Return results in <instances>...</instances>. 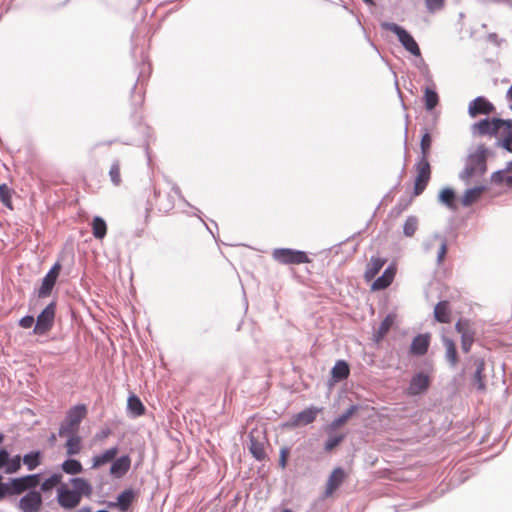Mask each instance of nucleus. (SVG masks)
Listing matches in <instances>:
<instances>
[{"label":"nucleus","mask_w":512,"mask_h":512,"mask_svg":"<svg viewBox=\"0 0 512 512\" xmlns=\"http://www.w3.org/2000/svg\"><path fill=\"white\" fill-rule=\"evenodd\" d=\"M512 129L511 120H503L498 118L483 119L473 125V130L479 135L489 136H506L507 132Z\"/></svg>","instance_id":"obj_1"},{"label":"nucleus","mask_w":512,"mask_h":512,"mask_svg":"<svg viewBox=\"0 0 512 512\" xmlns=\"http://www.w3.org/2000/svg\"><path fill=\"white\" fill-rule=\"evenodd\" d=\"M382 27L385 30L394 33L397 36L399 42L402 44V46L412 55L416 57L421 56V50L417 42L412 37V35L404 28H402L396 23H383Z\"/></svg>","instance_id":"obj_2"},{"label":"nucleus","mask_w":512,"mask_h":512,"mask_svg":"<svg viewBox=\"0 0 512 512\" xmlns=\"http://www.w3.org/2000/svg\"><path fill=\"white\" fill-rule=\"evenodd\" d=\"M272 257L275 261L285 265H299L311 262V259L306 252L289 248L274 249Z\"/></svg>","instance_id":"obj_3"},{"label":"nucleus","mask_w":512,"mask_h":512,"mask_svg":"<svg viewBox=\"0 0 512 512\" xmlns=\"http://www.w3.org/2000/svg\"><path fill=\"white\" fill-rule=\"evenodd\" d=\"M87 415V408L85 405H76L72 407L68 413L65 422L59 428V435L63 436L65 433L78 432L81 421Z\"/></svg>","instance_id":"obj_4"},{"label":"nucleus","mask_w":512,"mask_h":512,"mask_svg":"<svg viewBox=\"0 0 512 512\" xmlns=\"http://www.w3.org/2000/svg\"><path fill=\"white\" fill-rule=\"evenodd\" d=\"M416 176L414 179V190L413 195L419 196L426 189L431 179V166L429 160L418 159L415 164Z\"/></svg>","instance_id":"obj_5"},{"label":"nucleus","mask_w":512,"mask_h":512,"mask_svg":"<svg viewBox=\"0 0 512 512\" xmlns=\"http://www.w3.org/2000/svg\"><path fill=\"white\" fill-rule=\"evenodd\" d=\"M56 314V302L49 303L38 315L33 333L35 335H44L54 326Z\"/></svg>","instance_id":"obj_6"},{"label":"nucleus","mask_w":512,"mask_h":512,"mask_svg":"<svg viewBox=\"0 0 512 512\" xmlns=\"http://www.w3.org/2000/svg\"><path fill=\"white\" fill-rule=\"evenodd\" d=\"M39 483L40 476L38 474L14 478L6 483L7 495H19L28 489L35 488Z\"/></svg>","instance_id":"obj_7"},{"label":"nucleus","mask_w":512,"mask_h":512,"mask_svg":"<svg viewBox=\"0 0 512 512\" xmlns=\"http://www.w3.org/2000/svg\"><path fill=\"white\" fill-rule=\"evenodd\" d=\"M455 330L461 336V348L463 352L468 353L475 341L476 331L473 324L468 319H459L455 324Z\"/></svg>","instance_id":"obj_8"},{"label":"nucleus","mask_w":512,"mask_h":512,"mask_svg":"<svg viewBox=\"0 0 512 512\" xmlns=\"http://www.w3.org/2000/svg\"><path fill=\"white\" fill-rule=\"evenodd\" d=\"M266 444L267 439L262 432L258 430H252L250 432L249 451L251 452L255 459L262 461L266 458Z\"/></svg>","instance_id":"obj_9"},{"label":"nucleus","mask_w":512,"mask_h":512,"mask_svg":"<svg viewBox=\"0 0 512 512\" xmlns=\"http://www.w3.org/2000/svg\"><path fill=\"white\" fill-rule=\"evenodd\" d=\"M61 271V265L59 262H56L48 273L44 276L41 286L37 291L38 298H46L50 296L53 287L57 281V278Z\"/></svg>","instance_id":"obj_10"},{"label":"nucleus","mask_w":512,"mask_h":512,"mask_svg":"<svg viewBox=\"0 0 512 512\" xmlns=\"http://www.w3.org/2000/svg\"><path fill=\"white\" fill-rule=\"evenodd\" d=\"M321 409L310 407L307 408L290 418V420L285 424L287 428H296L301 426H306L316 419L318 413Z\"/></svg>","instance_id":"obj_11"},{"label":"nucleus","mask_w":512,"mask_h":512,"mask_svg":"<svg viewBox=\"0 0 512 512\" xmlns=\"http://www.w3.org/2000/svg\"><path fill=\"white\" fill-rule=\"evenodd\" d=\"M57 492V501L59 505L66 510L77 507L81 502L82 498L78 493L64 485L61 486Z\"/></svg>","instance_id":"obj_12"},{"label":"nucleus","mask_w":512,"mask_h":512,"mask_svg":"<svg viewBox=\"0 0 512 512\" xmlns=\"http://www.w3.org/2000/svg\"><path fill=\"white\" fill-rule=\"evenodd\" d=\"M494 105L485 97L479 96L472 100L468 106V113L472 118L480 115H489L494 113Z\"/></svg>","instance_id":"obj_13"},{"label":"nucleus","mask_w":512,"mask_h":512,"mask_svg":"<svg viewBox=\"0 0 512 512\" xmlns=\"http://www.w3.org/2000/svg\"><path fill=\"white\" fill-rule=\"evenodd\" d=\"M42 506L41 494L37 491H30L19 501V508L23 512H39Z\"/></svg>","instance_id":"obj_14"},{"label":"nucleus","mask_w":512,"mask_h":512,"mask_svg":"<svg viewBox=\"0 0 512 512\" xmlns=\"http://www.w3.org/2000/svg\"><path fill=\"white\" fill-rule=\"evenodd\" d=\"M484 369V359L478 357H471L469 359V363L465 367V372L472 376V380L476 384H483V382L485 381V376L483 375Z\"/></svg>","instance_id":"obj_15"},{"label":"nucleus","mask_w":512,"mask_h":512,"mask_svg":"<svg viewBox=\"0 0 512 512\" xmlns=\"http://www.w3.org/2000/svg\"><path fill=\"white\" fill-rule=\"evenodd\" d=\"M396 272H397L396 264H394V263L390 264L385 269L383 274L373 281V283L371 284V290L372 291H380V290H384L387 287H389L392 284V282L394 281Z\"/></svg>","instance_id":"obj_16"},{"label":"nucleus","mask_w":512,"mask_h":512,"mask_svg":"<svg viewBox=\"0 0 512 512\" xmlns=\"http://www.w3.org/2000/svg\"><path fill=\"white\" fill-rule=\"evenodd\" d=\"M347 475L345 471L341 467L335 468L326 483V488L324 492L325 497H330L333 493L341 486V484L346 479Z\"/></svg>","instance_id":"obj_17"},{"label":"nucleus","mask_w":512,"mask_h":512,"mask_svg":"<svg viewBox=\"0 0 512 512\" xmlns=\"http://www.w3.org/2000/svg\"><path fill=\"white\" fill-rule=\"evenodd\" d=\"M150 191H153L154 197L156 199L155 206L160 212L168 213L174 208L175 201L170 193H162L156 190L154 187L151 188Z\"/></svg>","instance_id":"obj_18"},{"label":"nucleus","mask_w":512,"mask_h":512,"mask_svg":"<svg viewBox=\"0 0 512 512\" xmlns=\"http://www.w3.org/2000/svg\"><path fill=\"white\" fill-rule=\"evenodd\" d=\"M387 259L382 257L372 256L366 265L364 272V279L366 282H370L375 279L376 275L380 272L383 266L386 264Z\"/></svg>","instance_id":"obj_19"},{"label":"nucleus","mask_w":512,"mask_h":512,"mask_svg":"<svg viewBox=\"0 0 512 512\" xmlns=\"http://www.w3.org/2000/svg\"><path fill=\"white\" fill-rule=\"evenodd\" d=\"M62 437H67L65 443L66 453L68 456L77 455L82 450V439L78 435V432L65 433Z\"/></svg>","instance_id":"obj_20"},{"label":"nucleus","mask_w":512,"mask_h":512,"mask_svg":"<svg viewBox=\"0 0 512 512\" xmlns=\"http://www.w3.org/2000/svg\"><path fill=\"white\" fill-rule=\"evenodd\" d=\"M131 466V459L129 456L125 455L118 459H116L111 467H110V473L115 478H121L123 477Z\"/></svg>","instance_id":"obj_21"},{"label":"nucleus","mask_w":512,"mask_h":512,"mask_svg":"<svg viewBox=\"0 0 512 512\" xmlns=\"http://www.w3.org/2000/svg\"><path fill=\"white\" fill-rule=\"evenodd\" d=\"M358 409H359V407L357 405L350 406L346 412H344L338 418L333 420L331 422V424H329L326 427V431L330 434L331 432L335 431L339 427L345 425L348 422V420L358 411Z\"/></svg>","instance_id":"obj_22"},{"label":"nucleus","mask_w":512,"mask_h":512,"mask_svg":"<svg viewBox=\"0 0 512 512\" xmlns=\"http://www.w3.org/2000/svg\"><path fill=\"white\" fill-rule=\"evenodd\" d=\"M451 308L448 301H440L434 308V317L440 323H450Z\"/></svg>","instance_id":"obj_23"},{"label":"nucleus","mask_w":512,"mask_h":512,"mask_svg":"<svg viewBox=\"0 0 512 512\" xmlns=\"http://www.w3.org/2000/svg\"><path fill=\"white\" fill-rule=\"evenodd\" d=\"M119 450L117 447H112L106 451H104L100 455H96L92 458V468H99L115 459Z\"/></svg>","instance_id":"obj_24"},{"label":"nucleus","mask_w":512,"mask_h":512,"mask_svg":"<svg viewBox=\"0 0 512 512\" xmlns=\"http://www.w3.org/2000/svg\"><path fill=\"white\" fill-rule=\"evenodd\" d=\"M429 347V336L419 334L417 335L411 344L410 352L414 355H424Z\"/></svg>","instance_id":"obj_25"},{"label":"nucleus","mask_w":512,"mask_h":512,"mask_svg":"<svg viewBox=\"0 0 512 512\" xmlns=\"http://www.w3.org/2000/svg\"><path fill=\"white\" fill-rule=\"evenodd\" d=\"M349 373V365L343 360L337 361L331 371L332 378L336 382L345 380L349 376Z\"/></svg>","instance_id":"obj_26"},{"label":"nucleus","mask_w":512,"mask_h":512,"mask_svg":"<svg viewBox=\"0 0 512 512\" xmlns=\"http://www.w3.org/2000/svg\"><path fill=\"white\" fill-rule=\"evenodd\" d=\"M443 345L447 361L451 366H455L458 363V353L454 341L448 337H443Z\"/></svg>","instance_id":"obj_27"},{"label":"nucleus","mask_w":512,"mask_h":512,"mask_svg":"<svg viewBox=\"0 0 512 512\" xmlns=\"http://www.w3.org/2000/svg\"><path fill=\"white\" fill-rule=\"evenodd\" d=\"M395 321V317L391 314L387 315L384 320L381 322L380 326L374 333L375 342H380L389 332L391 327L393 326Z\"/></svg>","instance_id":"obj_28"},{"label":"nucleus","mask_w":512,"mask_h":512,"mask_svg":"<svg viewBox=\"0 0 512 512\" xmlns=\"http://www.w3.org/2000/svg\"><path fill=\"white\" fill-rule=\"evenodd\" d=\"M71 484L74 487V491L82 498V496L89 497L92 494V487L90 483L84 478H73Z\"/></svg>","instance_id":"obj_29"},{"label":"nucleus","mask_w":512,"mask_h":512,"mask_svg":"<svg viewBox=\"0 0 512 512\" xmlns=\"http://www.w3.org/2000/svg\"><path fill=\"white\" fill-rule=\"evenodd\" d=\"M134 498L135 494L133 490L127 489L119 494L115 506H117L121 511H127L134 501Z\"/></svg>","instance_id":"obj_30"},{"label":"nucleus","mask_w":512,"mask_h":512,"mask_svg":"<svg viewBox=\"0 0 512 512\" xmlns=\"http://www.w3.org/2000/svg\"><path fill=\"white\" fill-rule=\"evenodd\" d=\"M485 188L483 186L474 187L466 190L462 197L463 206H470L475 203L484 192Z\"/></svg>","instance_id":"obj_31"},{"label":"nucleus","mask_w":512,"mask_h":512,"mask_svg":"<svg viewBox=\"0 0 512 512\" xmlns=\"http://www.w3.org/2000/svg\"><path fill=\"white\" fill-rule=\"evenodd\" d=\"M129 412L138 417L145 413V407L141 400L136 395H130L127 402Z\"/></svg>","instance_id":"obj_32"},{"label":"nucleus","mask_w":512,"mask_h":512,"mask_svg":"<svg viewBox=\"0 0 512 512\" xmlns=\"http://www.w3.org/2000/svg\"><path fill=\"white\" fill-rule=\"evenodd\" d=\"M107 233V225L103 218L95 216L92 221V234L96 239H103Z\"/></svg>","instance_id":"obj_33"},{"label":"nucleus","mask_w":512,"mask_h":512,"mask_svg":"<svg viewBox=\"0 0 512 512\" xmlns=\"http://www.w3.org/2000/svg\"><path fill=\"white\" fill-rule=\"evenodd\" d=\"M61 469L66 474L76 475L83 471V466L80 461L70 458L62 463Z\"/></svg>","instance_id":"obj_34"},{"label":"nucleus","mask_w":512,"mask_h":512,"mask_svg":"<svg viewBox=\"0 0 512 512\" xmlns=\"http://www.w3.org/2000/svg\"><path fill=\"white\" fill-rule=\"evenodd\" d=\"M120 169H121L120 160L119 159L113 160L108 174H109L110 181L116 187L120 186L122 183Z\"/></svg>","instance_id":"obj_35"},{"label":"nucleus","mask_w":512,"mask_h":512,"mask_svg":"<svg viewBox=\"0 0 512 512\" xmlns=\"http://www.w3.org/2000/svg\"><path fill=\"white\" fill-rule=\"evenodd\" d=\"M432 146V137L428 131H426L421 138L420 148H421V156L419 159L429 160V155Z\"/></svg>","instance_id":"obj_36"},{"label":"nucleus","mask_w":512,"mask_h":512,"mask_svg":"<svg viewBox=\"0 0 512 512\" xmlns=\"http://www.w3.org/2000/svg\"><path fill=\"white\" fill-rule=\"evenodd\" d=\"M424 102L427 110H433L439 102L438 94L434 90L426 88L424 92Z\"/></svg>","instance_id":"obj_37"},{"label":"nucleus","mask_w":512,"mask_h":512,"mask_svg":"<svg viewBox=\"0 0 512 512\" xmlns=\"http://www.w3.org/2000/svg\"><path fill=\"white\" fill-rule=\"evenodd\" d=\"M23 463L27 466L28 470H34L41 463V453L36 451L24 455Z\"/></svg>","instance_id":"obj_38"},{"label":"nucleus","mask_w":512,"mask_h":512,"mask_svg":"<svg viewBox=\"0 0 512 512\" xmlns=\"http://www.w3.org/2000/svg\"><path fill=\"white\" fill-rule=\"evenodd\" d=\"M439 200L449 208H455V193L451 188H444L439 194Z\"/></svg>","instance_id":"obj_39"},{"label":"nucleus","mask_w":512,"mask_h":512,"mask_svg":"<svg viewBox=\"0 0 512 512\" xmlns=\"http://www.w3.org/2000/svg\"><path fill=\"white\" fill-rule=\"evenodd\" d=\"M418 229V219L415 216H409L403 226V233L406 237H412Z\"/></svg>","instance_id":"obj_40"},{"label":"nucleus","mask_w":512,"mask_h":512,"mask_svg":"<svg viewBox=\"0 0 512 512\" xmlns=\"http://www.w3.org/2000/svg\"><path fill=\"white\" fill-rule=\"evenodd\" d=\"M12 190L8 187L7 184L3 183L0 185V201L9 209H12Z\"/></svg>","instance_id":"obj_41"},{"label":"nucleus","mask_w":512,"mask_h":512,"mask_svg":"<svg viewBox=\"0 0 512 512\" xmlns=\"http://www.w3.org/2000/svg\"><path fill=\"white\" fill-rule=\"evenodd\" d=\"M61 480H62L61 474H53L51 477L46 479L41 484V490L44 492H48V491L52 490L54 487H56L57 485H59L61 483Z\"/></svg>","instance_id":"obj_42"},{"label":"nucleus","mask_w":512,"mask_h":512,"mask_svg":"<svg viewBox=\"0 0 512 512\" xmlns=\"http://www.w3.org/2000/svg\"><path fill=\"white\" fill-rule=\"evenodd\" d=\"M346 437L345 433H341L338 435H329L326 443H325V450L330 452L334 448H336Z\"/></svg>","instance_id":"obj_43"},{"label":"nucleus","mask_w":512,"mask_h":512,"mask_svg":"<svg viewBox=\"0 0 512 512\" xmlns=\"http://www.w3.org/2000/svg\"><path fill=\"white\" fill-rule=\"evenodd\" d=\"M494 180L496 182H499L501 184H504L508 187H511L512 186V175H511V171H508L507 169L504 170V171H500V172H497L495 175H494Z\"/></svg>","instance_id":"obj_44"},{"label":"nucleus","mask_w":512,"mask_h":512,"mask_svg":"<svg viewBox=\"0 0 512 512\" xmlns=\"http://www.w3.org/2000/svg\"><path fill=\"white\" fill-rule=\"evenodd\" d=\"M445 0H425L426 7L430 13L441 10L444 7Z\"/></svg>","instance_id":"obj_45"},{"label":"nucleus","mask_w":512,"mask_h":512,"mask_svg":"<svg viewBox=\"0 0 512 512\" xmlns=\"http://www.w3.org/2000/svg\"><path fill=\"white\" fill-rule=\"evenodd\" d=\"M8 466L6 468L7 473H15L21 467V458L20 456L14 457L10 462L8 461Z\"/></svg>","instance_id":"obj_46"},{"label":"nucleus","mask_w":512,"mask_h":512,"mask_svg":"<svg viewBox=\"0 0 512 512\" xmlns=\"http://www.w3.org/2000/svg\"><path fill=\"white\" fill-rule=\"evenodd\" d=\"M447 254V244L444 239H440V248L437 255L438 264H442Z\"/></svg>","instance_id":"obj_47"},{"label":"nucleus","mask_w":512,"mask_h":512,"mask_svg":"<svg viewBox=\"0 0 512 512\" xmlns=\"http://www.w3.org/2000/svg\"><path fill=\"white\" fill-rule=\"evenodd\" d=\"M34 322H35L34 317L31 316V315H27V316L22 317L19 320V325L22 328L28 329V328H31L33 326Z\"/></svg>","instance_id":"obj_48"},{"label":"nucleus","mask_w":512,"mask_h":512,"mask_svg":"<svg viewBox=\"0 0 512 512\" xmlns=\"http://www.w3.org/2000/svg\"><path fill=\"white\" fill-rule=\"evenodd\" d=\"M288 456H289V450L287 448H282L280 450V459H279V465L282 469H284L287 465Z\"/></svg>","instance_id":"obj_49"},{"label":"nucleus","mask_w":512,"mask_h":512,"mask_svg":"<svg viewBox=\"0 0 512 512\" xmlns=\"http://www.w3.org/2000/svg\"><path fill=\"white\" fill-rule=\"evenodd\" d=\"M430 382V379L427 375L419 374L416 377L413 378L411 384H428Z\"/></svg>","instance_id":"obj_50"},{"label":"nucleus","mask_w":512,"mask_h":512,"mask_svg":"<svg viewBox=\"0 0 512 512\" xmlns=\"http://www.w3.org/2000/svg\"><path fill=\"white\" fill-rule=\"evenodd\" d=\"M9 460V454L6 450L0 451V468H2L4 465L8 463Z\"/></svg>","instance_id":"obj_51"},{"label":"nucleus","mask_w":512,"mask_h":512,"mask_svg":"<svg viewBox=\"0 0 512 512\" xmlns=\"http://www.w3.org/2000/svg\"><path fill=\"white\" fill-rule=\"evenodd\" d=\"M7 495L6 483H2V476L0 475V500Z\"/></svg>","instance_id":"obj_52"},{"label":"nucleus","mask_w":512,"mask_h":512,"mask_svg":"<svg viewBox=\"0 0 512 512\" xmlns=\"http://www.w3.org/2000/svg\"><path fill=\"white\" fill-rule=\"evenodd\" d=\"M152 209H153V204L148 202L145 207V214H144L145 221H148Z\"/></svg>","instance_id":"obj_53"},{"label":"nucleus","mask_w":512,"mask_h":512,"mask_svg":"<svg viewBox=\"0 0 512 512\" xmlns=\"http://www.w3.org/2000/svg\"><path fill=\"white\" fill-rule=\"evenodd\" d=\"M473 171H474L473 167L466 168V169L464 170L463 174H462V178H463V179H468V178H470V177L472 176V174H473Z\"/></svg>","instance_id":"obj_54"},{"label":"nucleus","mask_w":512,"mask_h":512,"mask_svg":"<svg viewBox=\"0 0 512 512\" xmlns=\"http://www.w3.org/2000/svg\"><path fill=\"white\" fill-rule=\"evenodd\" d=\"M109 434H110V430H106V431H102L101 434H97L96 437L98 439H104V438L108 437Z\"/></svg>","instance_id":"obj_55"},{"label":"nucleus","mask_w":512,"mask_h":512,"mask_svg":"<svg viewBox=\"0 0 512 512\" xmlns=\"http://www.w3.org/2000/svg\"><path fill=\"white\" fill-rule=\"evenodd\" d=\"M506 96H507V99L511 102L510 109L512 110V85L508 89Z\"/></svg>","instance_id":"obj_56"},{"label":"nucleus","mask_w":512,"mask_h":512,"mask_svg":"<svg viewBox=\"0 0 512 512\" xmlns=\"http://www.w3.org/2000/svg\"><path fill=\"white\" fill-rule=\"evenodd\" d=\"M418 389L416 391H413L412 393H420L423 392L428 386L422 385V386H416Z\"/></svg>","instance_id":"obj_57"},{"label":"nucleus","mask_w":512,"mask_h":512,"mask_svg":"<svg viewBox=\"0 0 512 512\" xmlns=\"http://www.w3.org/2000/svg\"><path fill=\"white\" fill-rule=\"evenodd\" d=\"M366 4L368 5H374V1L373 0H363Z\"/></svg>","instance_id":"obj_58"},{"label":"nucleus","mask_w":512,"mask_h":512,"mask_svg":"<svg viewBox=\"0 0 512 512\" xmlns=\"http://www.w3.org/2000/svg\"><path fill=\"white\" fill-rule=\"evenodd\" d=\"M3 439H4L3 435L0 434V444L2 443Z\"/></svg>","instance_id":"obj_59"},{"label":"nucleus","mask_w":512,"mask_h":512,"mask_svg":"<svg viewBox=\"0 0 512 512\" xmlns=\"http://www.w3.org/2000/svg\"><path fill=\"white\" fill-rule=\"evenodd\" d=\"M282 512H292L290 509H284Z\"/></svg>","instance_id":"obj_60"}]
</instances>
